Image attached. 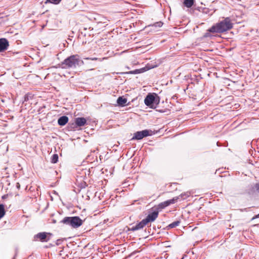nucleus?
I'll list each match as a JSON object with an SVG mask.
<instances>
[{
    "instance_id": "1",
    "label": "nucleus",
    "mask_w": 259,
    "mask_h": 259,
    "mask_svg": "<svg viewBox=\"0 0 259 259\" xmlns=\"http://www.w3.org/2000/svg\"><path fill=\"white\" fill-rule=\"evenodd\" d=\"M233 27V24L229 17H226L223 20L212 25L209 28V32L217 33H223Z\"/></svg>"
},
{
    "instance_id": "2",
    "label": "nucleus",
    "mask_w": 259,
    "mask_h": 259,
    "mask_svg": "<svg viewBox=\"0 0 259 259\" xmlns=\"http://www.w3.org/2000/svg\"><path fill=\"white\" fill-rule=\"evenodd\" d=\"M83 64V62L80 59L79 56L74 55L66 58L59 66L62 69L75 68Z\"/></svg>"
},
{
    "instance_id": "3",
    "label": "nucleus",
    "mask_w": 259,
    "mask_h": 259,
    "mask_svg": "<svg viewBox=\"0 0 259 259\" xmlns=\"http://www.w3.org/2000/svg\"><path fill=\"white\" fill-rule=\"evenodd\" d=\"M60 223L71 226L73 228L80 227L83 223V221L79 217H66Z\"/></svg>"
},
{
    "instance_id": "4",
    "label": "nucleus",
    "mask_w": 259,
    "mask_h": 259,
    "mask_svg": "<svg viewBox=\"0 0 259 259\" xmlns=\"http://www.w3.org/2000/svg\"><path fill=\"white\" fill-rule=\"evenodd\" d=\"M159 102L160 98L156 94H148L144 100L145 105L153 109L156 108Z\"/></svg>"
},
{
    "instance_id": "5",
    "label": "nucleus",
    "mask_w": 259,
    "mask_h": 259,
    "mask_svg": "<svg viewBox=\"0 0 259 259\" xmlns=\"http://www.w3.org/2000/svg\"><path fill=\"white\" fill-rule=\"evenodd\" d=\"M150 131L148 130H145L142 131L137 132L134 134L132 140H139L142 139L144 137L150 136Z\"/></svg>"
},
{
    "instance_id": "6",
    "label": "nucleus",
    "mask_w": 259,
    "mask_h": 259,
    "mask_svg": "<svg viewBox=\"0 0 259 259\" xmlns=\"http://www.w3.org/2000/svg\"><path fill=\"white\" fill-rule=\"evenodd\" d=\"M177 198H174L162 202L158 205V209H162L171 204H174L177 201Z\"/></svg>"
},
{
    "instance_id": "7",
    "label": "nucleus",
    "mask_w": 259,
    "mask_h": 259,
    "mask_svg": "<svg viewBox=\"0 0 259 259\" xmlns=\"http://www.w3.org/2000/svg\"><path fill=\"white\" fill-rule=\"evenodd\" d=\"M158 211H154L151 213H150L147 217L144 219L145 222L147 224L149 222H152L154 221L158 217Z\"/></svg>"
},
{
    "instance_id": "8",
    "label": "nucleus",
    "mask_w": 259,
    "mask_h": 259,
    "mask_svg": "<svg viewBox=\"0 0 259 259\" xmlns=\"http://www.w3.org/2000/svg\"><path fill=\"white\" fill-rule=\"evenodd\" d=\"M48 235L51 234L46 232H40L35 235V238L38 239L41 242H47L50 240V237L48 236Z\"/></svg>"
},
{
    "instance_id": "9",
    "label": "nucleus",
    "mask_w": 259,
    "mask_h": 259,
    "mask_svg": "<svg viewBox=\"0 0 259 259\" xmlns=\"http://www.w3.org/2000/svg\"><path fill=\"white\" fill-rule=\"evenodd\" d=\"M9 47V41L6 38L0 39V52L6 50Z\"/></svg>"
},
{
    "instance_id": "10",
    "label": "nucleus",
    "mask_w": 259,
    "mask_h": 259,
    "mask_svg": "<svg viewBox=\"0 0 259 259\" xmlns=\"http://www.w3.org/2000/svg\"><path fill=\"white\" fill-rule=\"evenodd\" d=\"M147 225V223L145 222L144 219L136 224L135 226H133L131 228L129 229V230H131L132 231H135L137 230H140Z\"/></svg>"
},
{
    "instance_id": "11",
    "label": "nucleus",
    "mask_w": 259,
    "mask_h": 259,
    "mask_svg": "<svg viewBox=\"0 0 259 259\" xmlns=\"http://www.w3.org/2000/svg\"><path fill=\"white\" fill-rule=\"evenodd\" d=\"M75 124L78 126H84L87 123V120L84 117H77L75 120Z\"/></svg>"
},
{
    "instance_id": "12",
    "label": "nucleus",
    "mask_w": 259,
    "mask_h": 259,
    "mask_svg": "<svg viewBox=\"0 0 259 259\" xmlns=\"http://www.w3.org/2000/svg\"><path fill=\"white\" fill-rule=\"evenodd\" d=\"M68 121V117L66 116H62L58 120V123L61 126L65 125Z\"/></svg>"
},
{
    "instance_id": "13",
    "label": "nucleus",
    "mask_w": 259,
    "mask_h": 259,
    "mask_svg": "<svg viewBox=\"0 0 259 259\" xmlns=\"http://www.w3.org/2000/svg\"><path fill=\"white\" fill-rule=\"evenodd\" d=\"M149 69H150V68H148L147 66H146L145 67H143V68H142L139 69H136L133 71H129L128 72H126V73H127V74H139V73H143V72L149 70Z\"/></svg>"
},
{
    "instance_id": "14",
    "label": "nucleus",
    "mask_w": 259,
    "mask_h": 259,
    "mask_svg": "<svg viewBox=\"0 0 259 259\" xmlns=\"http://www.w3.org/2000/svg\"><path fill=\"white\" fill-rule=\"evenodd\" d=\"M127 102V99L123 97H119L117 100V103L120 106H124Z\"/></svg>"
},
{
    "instance_id": "15",
    "label": "nucleus",
    "mask_w": 259,
    "mask_h": 259,
    "mask_svg": "<svg viewBox=\"0 0 259 259\" xmlns=\"http://www.w3.org/2000/svg\"><path fill=\"white\" fill-rule=\"evenodd\" d=\"M194 1V0H184V4L186 7L189 8L193 5Z\"/></svg>"
},
{
    "instance_id": "16",
    "label": "nucleus",
    "mask_w": 259,
    "mask_h": 259,
    "mask_svg": "<svg viewBox=\"0 0 259 259\" xmlns=\"http://www.w3.org/2000/svg\"><path fill=\"white\" fill-rule=\"evenodd\" d=\"M5 213L4 205L2 204H0V219L2 218L5 215Z\"/></svg>"
},
{
    "instance_id": "17",
    "label": "nucleus",
    "mask_w": 259,
    "mask_h": 259,
    "mask_svg": "<svg viewBox=\"0 0 259 259\" xmlns=\"http://www.w3.org/2000/svg\"><path fill=\"white\" fill-rule=\"evenodd\" d=\"M180 224V221H177L174 222H172V223L170 224L167 226V227L170 228H175V227H176L177 226H178L179 225V224Z\"/></svg>"
},
{
    "instance_id": "18",
    "label": "nucleus",
    "mask_w": 259,
    "mask_h": 259,
    "mask_svg": "<svg viewBox=\"0 0 259 259\" xmlns=\"http://www.w3.org/2000/svg\"><path fill=\"white\" fill-rule=\"evenodd\" d=\"M58 160V155L57 154L53 155L51 158V162L53 163H56L57 162Z\"/></svg>"
},
{
    "instance_id": "19",
    "label": "nucleus",
    "mask_w": 259,
    "mask_h": 259,
    "mask_svg": "<svg viewBox=\"0 0 259 259\" xmlns=\"http://www.w3.org/2000/svg\"><path fill=\"white\" fill-rule=\"evenodd\" d=\"M62 0H47L46 3H51L55 5L59 4Z\"/></svg>"
},
{
    "instance_id": "20",
    "label": "nucleus",
    "mask_w": 259,
    "mask_h": 259,
    "mask_svg": "<svg viewBox=\"0 0 259 259\" xmlns=\"http://www.w3.org/2000/svg\"><path fill=\"white\" fill-rule=\"evenodd\" d=\"M162 25H163V23L161 21H159V22H157L154 23L153 25L156 27H160L162 26Z\"/></svg>"
},
{
    "instance_id": "21",
    "label": "nucleus",
    "mask_w": 259,
    "mask_h": 259,
    "mask_svg": "<svg viewBox=\"0 0 259 259\" xmlns=\"http://www.w3.org/2000/svg\"><path fill=\"white\" fill-rule=\"evenodd\" d=\"M29 98H31V94H27L25 95L24 96V101H27L29 100Z\"/></svg>"
},
{
    "instance_id": "22",
    "label": "nucleus",
    "mask_w": 259,
    "mask_h": 259,
    "mask_svg": "<svg viewBox=\"0 0 259 259\" xmlns=\"http://www.w3.org/2000/svg\"><path fill=\"white\" fill-rule=\"evenodd\" d=\"M86 59L87 60H94V61H96V60H99L100 61H101L102 59H99V58H86Z\"/></svg>"
},
{
    "instance_id": "23",
    "label": "nucleus",
    "mask_w": 259,
    "mask_h": 259,
    "mask_svg": "<svg viewBox=\"0 0 259 259\" xmlns=\"http://www.w3.org/2000/svg\"><path fill=\"white\" fill-rule=\"evenodd\" d=\"M210 33H212L211 32H209V29L207 30V32L205 33L204 35V37H210L211 36Z\"/></svg>"
},
{
    "instance_id": "24",
    "label": "nucleus",
    "mask_w": 259,
    "mask_h": 259,
    "mask_svg": "<svg viewBox=\"0 0 259 259\" xmlns=\"http://www.w3.org/2000/svg\"><path fill=\"white\" fill-rule=\"evenodd\" d=\"M255 188L256 190V191L259 193V184H255Z\"/></svg>"
},
{
    "instance_id": "25",
    "label": "nucleus",
    "mask_w": 259,
    "mask_h": 259,
    "mask_svg": "<svg viewBox=\"0 0 259 259\" xmlns=\"http://www.w3.org/2000/svg\"><path fill=\"white\" fill-rule=\"evenodd\" d=\"M258 218H259V213H258V214L255 215V216H254V217L252 218V220H254V219H255Z\"/></svg>"
},
{
    "instance_id": "26",
    "label": "nucleus",
    "mask_w": 259,
    "mask_h": 259,
    "mask_svg": "<svg viewBox=\"0 0 259 259\" xmlns=\"http://www.w3.org/2000/svg\"><path fill=\"white\" fill-rule=\"evenodd\" d=\"M13 259H15V257Z\"/></svg>"
}]
</instances>
